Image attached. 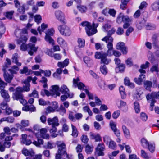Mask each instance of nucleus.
<instances>
[{
  "label": "nucleus",
  "instance_id": "c03bdc74",
  "mask_svg": "<svg viewBox=\"0 0 159 159\" xmlns=\"http://www.w3.org/2000/svg\"><path fill=\"white\" fill-rule=\"evenodd\" d=\"M14 12L13 11L7 12L5 13L6 17L9 19H11Z\"/></svg>",
  "mask_w": 159,
  "mask_h": 159
},
{
  "label": "nucleus",
  "instance_id": "c756f323",
  "mask_svg": "<svg viewBox=\"0 0 159 159\" xmlns=\"http://www.w3.org/2000/svg\"><path fill=\"white\" fill-rule=\"evenodd\" d=\"M100 70L103 75H106L108 73V70L106 66L104 64L101 65L100 67Z\"/></svg>",
  "mask_w": 159,
  "mask_h": 159
},
{
  "label": "nucleus",
  "instance_id": "aec40b11",
  "mask_svg": "<svg viewBox=\"0 0 159 159\" xmlns=\"http://www.w3.org/2000/svg\"><path fill=\"white\" fill-rule=\"evenodd\" d=\"M19 56L17 53H15L13 55L12 57V61L18 66H20L21 63L18 62Z\"/></svg>",
  "mask_w": 159,
  "mask_h": 159
},
{
  "label": "nucleus",
  "instance_id": "4be33fe9",
  "mask_svg": "<svg viewBox=\"0 0 159 159\" xmlns=\"http://www.w3.org/2000/svg\"><path fill=\"white\" fill-rule=\"evenodd\" d=\"M146 98L148 102H151L150 106L151 107H153L154 106V103L156 102L155 99L152 98L150 95H147Z\"/></svg>",
  "mask_w": 159,
  "mask_h": 159
},
{
  "label": "nucleus",
  "instance_id": "cd10ccee",
  "mask_svg": "<svg viewBox=\"0 0 159 159\" xmlns=\"http://www.w3.org/2000/svg\"><path fill=\"white\" fill-rule=\"evenodd\" d=\"M69 63L68 59H66L63 62H59L58 63L57 66L58 67L61 68H64Z\"/></svg>",
  "mask_w": 159,
  "mask_h": 159
},
{
  "label": "nucleus",
  "instance_id": "de8ad7c7",
  "mask_svg": "<svg viewBox=\"0 0 159 159\" xmlns=\"http://www.w3.org/2000/svg\"><path fill=\"white\" fill-rule=\"evenodd\" d=\"M120 114V111L118 110L115 111L112 114V116L114 119H116L119 116Z\"/></svg>",
  "mask_w": 159,
  "mask_h": 159
},
{
  "label": "nucleus",
  "instance_id": "9b49d317",
  "mask_svg": "<svg viewBox=\"0 0 159 159\" xmlns=\"http://www.w3.org/2000/svg\"><path fill=\"white\" fill-rule=\"evenodd\" d=\"M116 49L120 50L122 53L124 54H126L127 53V49L125 46L124 43L122 42L118 43L116 47Z\"/></svg>",
  "mask_w": 159,
  "mask_h": 159
},
{
  "label": "nucleus",
  "instance_id": "72a5a7b5",
  "mask_svg": "<svg viewBox=\"0 0 159 159\" xmlns=\"http://www.w3.org/2000/svg\"><path fill=\"white\" fill-rule=\"evenodd\" d=\"M120 93L121 95L122 99H125L126 98V94L125 92V89L123 86H121L119 89Z\"/></svg>",
  "mask_w": 159,
  "mask_h": 159
},
{
  "label": "nucleus",
  "instance_id": "09e8293b",
  "mask_svg": "<svg viewBox=\"0 0 159 159\" xmlns=\"http://www.w3.org/2000/svg\"><path fill=\"white\" fill-rule=\"evenodd\" d=\"M108 145L109 148L112 149H114L116 148V143L112 140L110 141Z\"/></svg>",
  "mask_w": 159,
  "mask_h": 159
},
{
  "label": "nucleus",
  "instance_id": "69168bd1",
  "mask_svg": "<svg viewBox=\"0 0 159 159\" xmlns=\"http://www.w3.org/2000/svg\"><path fill=\"white\" fill-rule=\"evenodd\" d=\"M6 30V28L2 22L0 21V32L4 33Z\"/></svg>",
  "mask_w": 159,
  "mask_h": 159
},
{
  "label": "nucleus",
  "instance_id": "4468645a",
  "mask_svg": "<svg viewBox=\"0 0 159 159\" xmlns=\"http://www.w3.org/2000/svg\"><path fill=\"white\" fill-rule=\"evenodd\" d=\"M60 142H57V143L58 148V152L59 153H63V155L66 152L65 150L66 145L64 143H62L61 144H60L59 143Z\"/></svg>",
  "mask_w": 159,
  "mask_h": 159
},
{
  "label": "nucleus",
  "instance_id": "39448f33",
  "mask_svg": "<svg viewBox=\"0 0 159 159\" xmlns=\"http://www.w3.org/2000/svg\"><path fill=\"white\" fill-rule=\"evenodd\" d=\"M58 29L61 34L63 35L69 36L71 33L70 28L65 25H59L58 27Z\"/></svg>",
  "mask_w": 159,
  "mask_h": 159
},
{
  "label": "nucleus",
  "instance_id": "20e7f679",
  "mask_svg": "<svg viewBox=\"0 0 159 159\" xmlns=\"http://www.w3.org/2000/svg\"><path fill=\"white\" fill-rule=\"evenodd\" d=\"M102 40L107 43V46L108 49L106 54L107 56H111L113 55V39L110 36H106L102 39Z\"/></svg>",
  "mask_w": 159,
  "mask_h": 159
},
{
  "label": "nucleus",
  "instance_id": "0eeeda50",
  "mask_svg": "<svg viewBox=\"0 0 159 159\" xmlns=\"http://www.w3.org/2000/svg\"><path fill=\"white\" fill-rule=\"evenodd\" d=\"M54 32L55 31L53 28L48 30L45 33L46 35L45 37V39L46 41L48 42L50 44H53L54 41L51 36L53 35Z\"/></svg>",
  "mask_w": 159,
  "mask_h": 159
},
{
  "label": "nucleus",
  "instance_id": "4c0bfd02",
  "mask_svg": "<svg viewBox=\"0 0 159 159\" xmlns=\"http://www.w3.org/2000/svg\"><path fill=\"white\" fill-rule=\"evenodd\" d=\"M125 69V65L121 64L118 67L116 68V70L117 72H122L124 71Z\"/></svg>",
  "mask_w": 159,
  "mask_h": 159
},
{
  "label": "nucleus",
  "instance_id": "49530a36",
  "mask_svg": "<svg viewBox=\"0 0 159 159\" xmlns=\"http://www.w3.org/2000/svg\"><path fill=\"white\" fill-rule=\"evenodd\" d=\"M28 96L30 97H33L35 98H38L39 96L38 93L36 90H34L31 93L28 94Z\"/></svg>",
  "mask_w": 159,
  "mask_h": 159
},
{
  "label": "nucleus",
  "instance_id": "393cba45",
  "mask_svg": "<svg viewBox=\"0 0 159 159\" xmlns=\"http://www.w3.org/2000/svg\"><path fill=\"white\" fill-rule=\"evenodd\" d=\"M20 72L21 74H25L27 75H29L31 74L32 71L29 70L27 67L25 66L23 69L20 70Z\"/></svg>",
  "mask_w": 159,
  "mask_h": 159
},
{
  "label": "nucleus",
  "instance_id": "c9c22d12",
  "mask_svg": "<svg viewBox=\"0 0 159 159\" xmlns=\"http://www.w3.org/2000/svg\"><path fill=\"white\" fill-rule=\"evenodd\" d=\"M154 51V54L157 57H159V46L155 45L153 46Z\"/></svg>",
  "mask_w": 159,
  "mask_h": 159
},
{
  "label": "nucleus",
  "instance_id": "ea45409f",
  "mask_svg": "<svg viewBox=\"0 0 159 159\" xmlns=\"http://www.w3.org/2000/svg\"><path fill=\"white\" fill-rule=\"evenodd\" d=\"M134 107L135 112L138 113L140 112V108L139 103L137 102L134 103Z\"/></svg>",
  "mask_w": 159,
  "mask_h": 159
},
{
  "label": "nucleus",
  "instance_id": "774afa93",
  "mask_svg": "<svg viewBox=\"0 0 159 159\" xmlns=\"http://www.w3.org/2000/svg\"><path fill=\"white\" fill-rule=\"evenodd\" d=\"M155 25L151 24H149L146 26V29L148 30H154L155 29Z\"/></svg>",
  "mask_w": 159,
  "mask_h": 159
},
{
  "label": "nucleus",
  "instance_id": "5fc2aeb1",
  "mask_svg": "<svg viewBox=\"0 0 159 159\" xmlns=\"http://www.w3.org/2000/svg\"><path fill=\"white\" fill-rule=\"evenodd\" d=\"M35 21L37 24H39L41 22L42 20V18L40 15H36L34 16Z\"/></svg>",
  "mask_w": 159,
  "mask_h": 159
},
{
  "label": "nucleus",
  "instance_id": "e2e57ef3",
  "mask_svg": "<svg viewBox=\"0 0 159 159\" xmlns=\"http://www.w3.org/2000/svg\"><path fill=\"white\" fill-rule=\"evenodd\" d=\"M94 126L95 129L97 130H99L101 128L100 125L96 121H95L94 122Z\"/></svg>",
  "mask_w": 159,
  "mask_h": 159
},
{
  "label": "nucleus",
  "instance_id": "423d86ee",
  "mask_svg": "<svg viewBox=\"0 0 159 159\" xmlns=\"http://www.w3.org/2000/svg\"><path fill=\"white\" fill-rule=\"evenodd\" d=\"M80 79L79 77L73 79V87L76 88L77 87L79 89L84 91L86 89V88L84 84L80 81Z\"/></svg>",
  "mask_w": 159,
  "mask_h": 159
},
{
  "label": "nucleus",
  "instance_id": "c85d7f7f",
  "mask_svg": "<svg viewBox=\"0 0 159 159\" xmlns=\"http://www.w3.org/2000/svg\"><path fill=\"white\" fill-rule=\"evenodd\" d=\"M48 25L45 23H42L41 26H39L37 29L38 31H39L40 34H41L42 32H43L44 30L48 28Z\"/></svg>",
  "mask_w": 159,
  "mask_h": 159
},
{
  "label": "nucleus",
  "instance_id": "ddd939ff",
  "mask_svg": "<svg viewBox=\"0 0 159 159\" xmlns=\"http://www.w3.org/2000/svg\"><path fill=\"white\" fill-rule=\"evenodd\" d=\"M50 92L52 93V95L56 94L57 96H60V93L59 92V88L57 85H52L51 86Z\"/></svg>",
  "mask_w": 159,
  "mask_h": 159
},
{
  "label": "nucleus",
  "instance_id": "bb28decb",
  "mask_svg": "<svg viewBox=\"0 0 159 159\" xmlns=\"http://www.w3.org/2000/svg\"><path fill=\"white\" fill-rule=\"evenodd\" d=\"M72 133L71 135L74 137H77L78 135V131L77 130V128L74 125L72 124L71 125Z\"/></svg>",
  "mask_w": 159,
  "mask_h": 159
},
{
  "label": "nucleus",
  "instance_id": "37998d69",
  "mask_svg": "<svg viewBox=\"0 0 159 159\" xmlns=\"http://www.w3.org/2000/svg\"><path fill=\"white\" fill-rule=\"evenodd\" d=\"M148 150L152 153L155 150V145L152 143H149L147 148Z\"/></svg>",
  "mask_w": 159,
  "mask_h": 159
},
{
  "label": "nucleus",
  "instance_id": "8fccbe9b",
  "mask_svg": "<svg viewBox=\"0 0 159 159\" xmlns=\"http://www.w3.org/2000/svg\"><path fill=\"white\" fill-rule=\"evenodd\" d=\"M144 22L145 21L144 20H142L141 22H138L136 24V27L139 30L141 29L143 26Z\"/></svg>",
  "mask_w": 159,
  "mask_h": 159
},
{
  "label": "nucleus",
  "instance_id": "58836bf2",
  "mask_svg": "<svg viewBox=\"0 0 159 159\" xmlns=\"http://www.w3.org/2000/svg\"><path fill=\"white\" fill-rule=\"evenodd\" d=\"M147 95H150L153 98L159 99V91L158 92H152L151 93H148Z\"/></svg>",
  "mask_w": 159,
  "mask_h": 159
},
{
  "label": "nucleus",
  "instance_id": "052dcab7",
  "mask_svg": "<svg viewBox=\"0 0 159 159\" xmlns=\"http://www.w3.org/2000/svg\"><path fill=\"white\" fill-rule=\"evenodd\" d=\"M103 28L104 29V31L107 32V31L111 29V25H110L108 24H106L103 26Z\"/></svg>",
  "mask_w": 159,
  "mask_h": 159
},
{
  "label": "nucleus",
  "instance_id": "f3484780",
  "mask_svg": "<svg viewBox=\"0 0 159 159\" xmlns=\"http://www.w3.org/2000/svg\"><path fill=\"white\" fill-rule=\"evenodd\" d=\"M145 75L144 74L142 73L140 74L138 78H135L134 79V81L137 84L140 85L142 84L143 79L145 78Z\"/></svg>",
  "mask_w": 159,
  "mask_h": 159
},
{
  "label": "nucleus",
  "instance_id": "a211bd4d",
  "mask_svg": "<svg viewBox=\"0 0 159 159\" xmlns=\"http://www.w3.org/2000/svg\"><path fill=\"white\" fill-rule=\"evenodd\" d=\"M40 136L43 138L46 139H48L49 136L47 133V130L46 128H42L40 130Z\"/></svg>",
  "mask_w": 159,
  "mask_h": 159
},
{
  "label": "nucleus",
  "instance_id": "4d7b16f0",
  "mask_svg": "<svg viewBox=\"0 0 159 159\" xmlns=\"http://www.w3.org/2000/svg\"><path fill=\"white\" fill-rule=\"evenodd\" d=\"M77 8L81 13L85 12L87 9L85 7L83 6H77Z\"/></svg>",
  "mask_w": 159,
  "mask_h": 159
},
{
  "label": "nucleus",
  "instance_id": "7c9ffc66",
  "mask_svg": "<svg viewBox=\"0 0 159 159\" xmlns=\"http://www.w3.org/2000/svg\"><path fill=\"white\" fill-rule=\"evenodd\" d=\"M140 142L141 146L145 148H147L149 143L148 141L144 138L141 139Z\"/></svg>",
  "mask_w": 159,
  "mask_h": 159
},
{
  "label": "nucleus",
  "instance_id": "338daca9",
  "mask_svg": "<svg viewBox=\"0 0 159 159\" xmlns=\"http://www.w3.org/2000/svg\"><path fill=\"white\" fill-rule=\"evenodd\" d=\"M55 147V144L50 142H48L47 143V148L49 149H52Z\"/></svg>",
  "mask_w": 159,
  "mask_h": 159
},
{
  "label": "nucleus",
  "instance_id": "473e14b6",
  "mask_svg": "<svg viewBox=\"0 0 159 159\" xmlns=\"http://www.w3.org/2000/svg\"><path fill=\"white\" fill-rule=\"evenodd\" d=\"M78 46L80 48H83L85 46V41L84 39L78 38L77 40Z\"/></svg>",
  "mask_w": 159,
  "mask_h": 159
},
{
  "label": "nucleus",
  "instance_id": "6e6552de",
  "mask_svg": "<svg viewBox=\"0 0 159 159\" xmlns=\"http://www.w3.org/2000/svg\"><path fill=\"white\" fill-rule=\"evenodd\" d=\"M55 16L56 18L62 24L66 23L64 14L60 11H57L55 12Z\"/></svg>",
  "mask_w": 159,
  "mask_h": 159
},
{
  "label": "nucleus",
  "instance_id": "a878e982",
  "mask_svg": "<svg viewBox=\"0 0 159 159\" xmlns=\"http://www.w3.org/2000/svg\"><path fill=\"white\" fill-rule=\"evenodd\" d=\"M122 129L125 136L126 138H129L130 137V134L129 130L125 125L123 126Z\"/></svg>",
  "mask_w": 159,
  "mask_h": 159
},
{
  "label": "nucleus",
  "instance_id": "6ab92c4d",
  "mask_svg": "<svg viewBox=\"0 0 159 159\" xmlns=\"http://www.w3.org/2000/svg\"><path fill=\"white\" fill-rule=\"evenodd\" d=\"M150 65L149 62L147 61L146 62L145 64H143L141 65L140 68L139 70V71L141 74H145L146 73L144 69H146Z\"/></svg>",
  "mask_w": 159,
  "mask_h": 159
},
{
  "label": "nucleus",
  "instance_id": "dca6fc26",
  "mask_svg": "<svg viewBox=\"0 0 159 159\" xmlns=\"http://www.w3.org/2000/svg\"><path fill=\"white\" fill-rule=\"evenodd\" d=\"M1 95L3 97L4 99L7 102L10 101V96L8 94L7 91L4 90L2 89L0 92Z\"/></svg>",
  "mask_w": 159,
  "mask_h": 159
},
{
  "label": "nucleus",
  "instance_id": "a18cd8bd",
  "mask_svg": "<svg viewBox=\"0 0 159 159\" xmlns=\"http://www.w3.org/2000/svg\"><path fill=\"white\" fill-rule=\"evenodd\" d=\"M105 53H103L102 52H96L95 55V58L96 59H101L102 56Z\"/></svg>",
  "mask_w": 159,
  "mask_h": 159
},
{
  "label": "nucleus",
  "instance_id": "6e6d98bb",
  "mask_svg": "<svg viewBox=\"0 0 159 159\" xmlns=\"http://www.w3.org/2000/svg\"><path fill=\"white\" fill-rule=\"evenodd\" d=\"M15 34L17 37H19L22 36L21 29H16L15 31Z\"/></svg>",
  "mask_w": 159,
  "mask_h": 159
},
{
  "label": "nucleus",
  "instance_id": "e433bc0d",
  "mask_svg": "<svg viewBox=\"0 0 159 159\" xmlns=\"http://www.w3.org/2000/svg\"><path fill=\"white\" fill-rule=\"evenodd\" d=\"M19 68L16 66H14L11 67V69H9L8 70L12 74H16V71L19 70Z\"/></svg>",
  "mask_w": 159,
  "mask_h": 159
},
{
  "label": "nucleus",
  "instance_id": "412c9836",
  "mask_svg": "<svg viewBox=\"0 0 159 159\" xmlns=\"http://www.w3.org/2000/svg\"><path fill=\"white\" fill-rule=\"evenodd\" d=\"M106 53H105L102 56L101 59V63H103L106 65L108 64L111 62V60L110 59L107 58Z\"/></svg>",
  "mask_w": 159,
  "mask_h": 159
},
{
  "label": "nucleus",
  "instance_id": "f704fd0d",
  "mask_svg": "<svg viewBox=\"0 0 159 159\" xmlns=\"http://www.w3.org/2000/svg\"><path fill=\"white\" fill-rule=\"evenodd\" d=\"M151 72L153 73L155 72L158 73L159 71V66L158 64L153 65L150 69Z\"/></svg>",
  "mask_w": 159,
  "mask_h": 159
},
{
  "label": "nucleus",
  "instance_id": "b1692460",
  "mask_svg": "<svg viewBox=\"0 0 159 159\" xmlns=\"http://www.w3.org/2000/svg\"><path fill=\"white\" fill-rule=\"evenodd\" d=\"M152 83L151 81L146 80L144 82V88L147 90L150 91L151 88L152 87Z\"/></svg>",
  "mask_w": 159,
  "mask_h": 159
},
{
  "label": "nucleus",
  "instance_id": "0e129e2a",
  "mask_svg": "<svg viewBox=\"0 0 159 159\" xmlns=\"http://www.w3.org/2000/svg\"><path fill=\"white\" fill-rule=\"evenodd\" d=\"M56 109L53 107H52L49 106L47 108L46 112V113H49L51 112L54 111Z\"/></svg>",
  "mask_w": 159,
  "mask_h": 159
},
{
  "label": "nucleus",
  "instance_id": "680f3d73",
  "mask_svg": "<svg viewBox=\"0 0 159 159\" xmlns=\"http://www.w3.org/2000/svg\"><path fill=\"white\" fill-rule=\"evenodd\" d=\"M81 139L82 142L84 143H87L89 140L87 136L85 135H82Z\"/></svg>",
  "mask_w": 159,
  "mask_h": 159
},
{
  "label": "nucleus",
  "instance_id": "f03ea898",
  "mask_svg": "<svg viewBox=\"0 0 159 159\" xmlns=\"http://www.w3.org/2000/svg\"><path fill=\"white\" fill-rule=\"evenodd\" d=\"M28 38L26 36H21L19 39L17 40L18 44L22 43L20 46V49L22 51H25L28 50V54L31 56L34 54V52H36L38 49L37 47L35 46V45L31 43L26 44L25 43L27 41Z\"/></svg>",
  "mask_w": 159,
  "mask_h": 159
},
{
  "label": "nucleus",
  "instance_id": "864d4df0",
  "mask_svg": "<svg viewBox=\"0 0 159 159\" xmlns=\"http://www.w3.org/2000/svg\"><path fill=\"white\" fill-rule=\"evenodd\" d=\"M93 150V148L89 145H86L85 148V151L87 154L90 153Z\"/></svg>",
  "mask_w": 159,
  "mask_h": 159
},
{
  "label": "nucleus",
  "instance_id": "5701e85b",
  "mask_svg": "<svg viewBox=\"0 0 159 159\" xmlns=\"http://www.w3.org/2000/svg\"><path fill=\"white\" fill-rule=\"evenodd\" d=\"M59 91L63 94H69V90L67 87L65 85H63L60 88Z\"/></svg>",
  "mask_w": 159,
  "mask_h": 159
},
{
  "label": "nucleus",
  "instance_id": "9d476101",
  "mask_svg": "<svg viewBox=\"0 0 159 159\" xmlns=\"http://www.w3.org/2000/svg\"><path fill=\"white\" fill-rule=\"evenodd\" d=\"M105 149V146L103 143L99 144L96 149V154L98 156H103L104 154L103 151Z\"/></svg>",
  "mask_w": 159,
  "mask_h": 159
},
{
  "label": "nucleus",
  "instance_id": "79ce46f5",
  "mask_svg": "<svg viewBox=\"0 0 159 159\" xmlns=\"http://www.w3.org/2000/svg\"><path fill=\"white\" fill-rule=\"evenodd\" d=\"M43 142L42 139H38L37 141H34L33 142V143L36 146L39 147L40 145L43 144Z\"/></svg>",
  "mask_w": 159,
  "mask_h": 159
},
{
  "label": "nucleus",
  "instance_id": "bf43d9fd",
  "mask_svg": "<svg viewBox=\"0 0 159 159\" xmlns=\"http://www.w3.org/2000/svg\"><path fill=\"white\" fill-rule=\"evenodd\" d=\"M17 11L19 14H23L25 13V11L23 6H21L18 8Z\"/></svg>",
  "mask_w": 159,
  "mask_h": 159
},
{
  "label": "nucleus",
  "instance_id": "2f4dec72",
  "mask_svg": "<svg viewBox=\"0 0 159 159\" xmlns=\"http://www.w3.org/2000/svg\"><path fill=\"white\" fill-rule=\"evenodd\" d=\"M124 84L132 88H134V84L131 83L129 78L127 77H126L124 79Z\"/></svg>",
  "mask_w": 159,
  "mask_h": 159
},
{
  "label": "nucleus",
  "instance_id": "f8f14e48",
  "mask_svg": "<svg viewBox=\"0 0 159 159\" xmlns=\"http://www.w3.org/2000/svg\"><path fill=\"white\" fill-rule=\"evenodd\" d=\"M47 122L49 125H51L52 126H57L59 125L58 118L57 116L53 118H48Z\"/></svg>",
  "mask_w": 159,
  "mask_h": 159
},
{
  "label": "nucleus",
  "instance_id": "603ef678",
  "mask_svg": "<svg viewBox=\"0 0 159 159\" xmlns=\"http://www.w3.org/2000/svg\"><path fill=\"white\" fill-rule=\"evenodd\" d=\"M140 118L143 121H146L148 119V116L144 113L142 112L140 114Z\"/></svg>",
  "mask_w": 159,
  "mask_h": 159
},
{
  "label": "nucleus",
  "instance_id": "f257e3e1",
  "mask_svg": "<svg viewBox=\"0 0 159 159\" xmlns=\"http://www.w3.org/2000/svg\"><path fill=\"white\" fill-rule=\"evenodd\" d=\"M22 87H18L16 88L15 92L13 93L12 98L14 100H19L20 103L25 106L27 103V101L24 98L22 92H29L30 91V84H24Z\"/></svg>",
  "mask_w": 159,
  "mask_h": 159
},
{
  "label": "nucleus",
  "instance_id": "1a4fd4ad",
  "mask_svg": "<svg viewBox=\"0 0 159 159\" xmlns=\"http://www.w3.org/2000/svg\"><path fill=\"white\" fill-rule=\"evenodd\" d=\"M131 20L128 16H124L121 13H120L116 19V22L119 24H121L122 22H129Z\"/></svg>",
  "mask_w": 159,
  "mask_h": 159
},
{
  "label": "nucleus",
  "instance_id": "a19ab883",
  "mask_svg": "<svg viewBox=\"0 0 159 159\" xmlns=\"http://www.w3.org/2000/svg\"><path fill=\"white\" fill-rule=\"evenodd\" d=\"M141 156L145 159H149V158L148 154L143 149L141 150Z\"/></svg>",
  "mask_w": 159,
  "mask_h": 159
},
{
  "label": "nucleus",
  "instance_id": "2eb2a0df",
  "mask_svg": "<svg viewBox=\"0 0 159 159\" xmlns=\"http://www.w3.org/2000/svg\"><path fill=\"white\" fill-rule=\"evenodd\" d=\"M2 70L4 72L3 76L5 81L8 83H10L13 79V75L7 73L6 72L5 69L4 68V67L3 68Z\"/></svg>",
  "mask_w": 159,
  "mask_h": 159
},
{
  "label": "nucleus",
  "instance_id": "3c124183",
  "mask_svg": "<svg viewBox=\"0 0 159 159\" xmlns=\"http://www.w3.org/2000/svg\"><path fill=\"white\" fill-rule=\"evenodd\" d=\"M103 140L104 142L106 143L107 145L108 144V142H110L111 140L110 137L107 135H105L103 137Z\"/></svg>",
  "mask_w": 159,
  "mask_h": 159
},
{
  "label": "nucleus",
  "instance_id": "13d9d810",
  "mask_svg": "<svg viewBox=\"0 0 159 159\" xmlns=\"http://www.w3.org/2000/svg\"><path fill=\"white\" fill-rule=\"evenodd\" d=\"M110 125L113 131L117 129L116 127V124L112 121H111L110 123Z\"/></svg>",
  "mask_w": 159,
  "mask_h": 159
},
{
  "label": "nucleus",
  "instance_id": "7ed1b4c3",
  "mask_svg": "<svg viewBox=\"0 0 159 159\" xmlns=\"http://www.w3.org/2000/svg\"><path fill=\"white\" fill-rule=\"evenodd\" d=\"M81 25L85 27L86 33L89 36L93 35L97 32L96 28L98 25V23L95 24L94 22H93L92 26L87 21H84L82 22Z\"/></svg>",
  "mask_w": 159,
  "mask_h": 159
}]
</instances>
